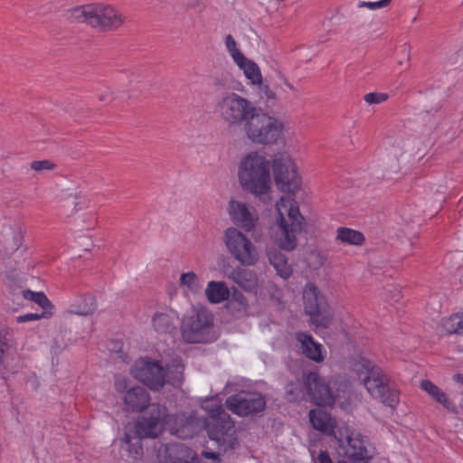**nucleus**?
I'll return each mask as SVG.
<instances>
[{
  "instance_id": "nucleus-25",
  "label": "nucleus",
  "mask_w": 463,
  "mask_h": 463,
  "mask_svg": "<svg viewBox=\"0 0 463 463\" xmlns=\"http://www.w3.org/2000/svg\"><path fill=\"white\" fill-rule=\"evenodd\" d=\"M204 294L210 303L220 304L229 298L230 289L223 281L211 280L206 285Z\"/></svg>"
},
{
  "instance_id": "nucleus-13",
  "label": "nucleus",
  "mask_w": 463,
  "mask_h": 463,
  "mask_svg": "<svg viewBox=\"0 0 463 463\" xmlns=\"http://www.w3.org/2000/svg\"><path fill=\"white\" fill-rule=\"evenodd\" d=\"M213 326V317L208 311L202 309L193 312L182 320V338L187 343L213 342L216 339Z\"/></svg>"
},
{
  "instance_id": "nucleus-10",
  "label": "nucleus",
  "mask_w": 463,
  "mask_h": 463,
  "mask_svg": "<svg viewBox=\"0 0 463 463\" xmlns=\"http://www.w3.org/2000/svg\"><path fill=\"white\" fill-rule=\"evenodd\" d=\"M334 437L345 456L353 463H371L375 455L374 448L369 439L360 432L352 430L347 425L336 428Z\"/></svg>"
},
{
  "instance_id": "nucleus-27",
  "label": "nucleus",
  "mask_w": 463,
  "mask_h": 463,
  "mask_svg": "<svg viewBox=\"0 0 463 463\" xmlns=\"http://www.w3.org/2000/svg\"><path fill=\"white\" fill-rule=\"evenodd\" d=\"M150 401L147 392L139 386L131 388L125 396V403L134 411H141Z\"/></svg>"
},
{
  "instance_id": "nucleus-36",
  "label": "nucleus",
  "mask_w": 463,
  "mask_h": 463,
  "mask_svg": "<svg viewBox=\"0 0 463 463\" xmlns=\"http://www.w3.org/2000/svg\"><path fill=\"white\" fill-rule=\"evenodd\" d=\"M305 392L299 382L290 383L286 387V398L289 402H298L304 398Z\"/></svg>"
},
{
  "instance_id": "nucleus-38",
  "label": "nucleus",
  "mask_w": 463,
  "mask_h": 463,
  "mask_svg": "<svg viewBox=\"0 0 463 463\" xmlns=\"http://www.w3.org/2000/svg\"><path fill=\"white\" fill-rule=\"evenodd\" d=\"M389 96L383 92H369L364 95V99L369 105L380 104L388 99Z\"/></svg>"
},
{
  "instance_id": "nucleus-26",
  "label": "nucleus",
  "mask_w": 463,
  "mask_h": 463,
  "mask_svg": "<svg viewBox=\"0 0 463 463\" xmlns=\"http://www.w3.org/2000/svg\"><path fill=\"white\" fill-rule=\"evenodd\" d=\"M309 420L312 426L324 433H333L335 427V420L323 410H311L309 412Z\"/></svg>"
},
{
  "instance_id": "nucleus-14",
  "label": "nucleus",
  "mask_w": 463,
  "mask_h": 463,
  "mask_svg": "<svg viewBox=\"0 0 463 463\" xmlns=\"http://www.w3.org/2000/svg\"><path fill=\"white\" fill-rule=\"evenodd\" d=\"M224 244L232 256L244 266H254L260 259L258 250L241 231L227 228L223 235Z\"/></svg>"
},
{
  "instance_id": "nucleus-51",
  "label": "nucleus",
  "mask_w": 463,
  "mask_h": 463,
  "mask_svg": "<svg viewBox=\"0 0 463 463\" xmlns=\"http://www.w3.org/2000/svg\"><path fill=\"white\" fill-rule=\"evenodd\" d=\"M460 408H461V409H462V411H463V396H462V399H461V401H460Z\"/></svg>"
},
{
  "instance_id": "nucleus-11",
  "label": "nucleus",
  "mask_w": 463,
  "mask_h": 463,
  "mask_svg": "<svg viewBox=\"0 0 463 463\" xmlns=\"http://www.w3.org/2000/svg\"><path fill=\"white\" fill-rule=\"evenodd\" d=\"M271 168L274 182L280 191L296 194L302 190V175L296 160L288 152L275 154L271 162Z\"/></svg>"
},
{
  "instance_id": "nucleus-39",
  "label": "nucleus",
  "mask_w": 463,
  "mask_h": 463,
  "mask_svg": "<svg viewBox=\"0 0 463 463\" xmlns=\"http://www.w3.org/2000/svg\"><path fill=\"white\" fill-rule=\"evenodd\" d=\"M312 463H334L329 454L326 450H320L318 454L315 450L309 449Z\"/></svg>"
},
{
  "instance_id": "nucleus-15",
  "label": "nucleus",
  "mask_w": 463,
  "mask_h": 463,
  "mask_svg": "<svg viewBox=\"0 0 463 463\" xmlns=\"http://www.w3.org/2000/svg\"><path fill=\"white\" fill-rule=\"evenodd\" d=\"M227 214L232 222L246 232H252L259 222L256 210L247 203L232 197L227 204Z\"/></svg>"
},
{
  "instance_id": "nucleus-40",
  "label": "nucleus",
  "mask_w": 463,
  "mask_h": 463,
  "mask_svg": "<svg viewBox=\"0 0 463 463\" xmlns=\"http://www.w3.org/2000/svg\"><path fill=\"white\" fill-rule=\"evenodd\" d=\"M390 2H391V0H379V1H375V2L363 1V2L359 3L358 6L359 7H366L370 10H376V9H381V8L387 6L390 4Z\"/></svg>"
},
{
  "instance_id": "nucleus-47",
  "label": "nucleus",
  "mask_w": 463,
  "mask_h": 463,
  "mask_svg": "<svg viewBox=\"0 0 463 463\" xmlns=\"http://www.w3.org/2000/svg\"><path fill=\"white\" fill-rule=\"evenodd\" d=\"M95 225H96V220H95V218L93 216H90L89 218L88 223L85 226V228L87 230H91V229H93L95 227Z\"/></svg>"
},
{
  "instance_id": "nucleus-29",
  "label": "nucleus",
  "mask_w": 463,
  "mask_h": 463,
  "mask_svg": "<svg viewBox=\"0 0 463 463\" xmlns=\"http://www.w3.org/2000/svg\"><path fill=\"white\" fill-rule=\"evenodd\" d=\"M440 332L446 335H463V313L444 317L439 323Z\"/></svg>"
},
{
  "instance_id": "nucleus-19",
  "label": "nucleus",
  "mask_w": 463,
  "mask_h": 463,
  "mask_svg": "<svg viewBox=\"0 0 463 463\" xmlns=\"http://www.w3.org/2000/svg\"><path fill=\"white\" fill-rule=\"evenodd\" d=\"M179 321L177 312L172 308H165L156 312L152 317L154 329L159 334H171Z\"/></svg>"
},
{
  "instance_id": "nucleus-2",
  "label": "nucleus",
  "mask_w": 463,
  "mask_h": 463,
  "mask_svg": "<svg viewBox=\"0 0 463 463\" xmlns=\"http://www.w3.org/2000/svg\"><path fill=\"white\" fill-rule=\"evenodd\" d=\"M307 222L294 198L282 195L274 204L273 221L269 228V238L281 250L293 251L299 234L306 232Z\"/></svg>"
},
{
  "instance_id": "nucleus-9",
  "label": "nucleus",
  "mask_w": 463,
  "mask_h": 463,
  "mask_svg": "<svg viewBox=\"0 0 463 463\" xmlns=\"http://www.w3.org/2000/svg\"><path fill=\"white\" fill-rule=\"evenodd\" d=\"M70 14L74 22L103 31L117 29L123 24L122 15L113 6L103 4L77 6Z\"/></svg>"
},
{
  "instance_id": "nucleus-46",
  "label": "nucleus",
  "mask_w": 463,
  "mask_h": 463,
  "mask_svg": "<svg viewBox=\"0 0 463 463\" xmlns=\"http://www.w3.org/2000/svg\"><path fill=\"white\" fill-rule=\"evenodd\" d=\"M452 379L457 384L463 386V373H455Z\"/></svg>"
},
{
  "instance_id": "nucleus-49",
  "label": "nucleus",
  "mask_w": 463,
  "mask_h": 463,
  "mask_svg": "<svg viewBox=\"0 0 463 463\" xmlns=\"http://www.w3.org/2000/svg\"><path fill=\"white\" fill-rule=\"evenodd\" d=\"M400 298H401V292L397 290V291L395 292L394 296H393V301H394V302L399 301Z\"/></svg>"
},
{
  "instance_id": "nucleus-32",
  "label": "nucleus",
  "mask_w": 463,
  "mask_h": 463,
  "mask_svg": "<svg viewBox=\"0 0 463 463\" xmlns=\"http://www.w3.org/2000/svg\"><path fill=\"white\" fill-rule=\"evenodd\" d=\"M227 307L235 316H244L247 314L248 307L246 298L241 294L234 295L228 302Z\"/></svg>"
},
{
  "instance_id": "nucleus-41",
  "label": "nucleus",
  "mask_w": 463,
  "mask_h": 463,
  "mask_svg": "<svg viewBox=\"0 0 463 463\" xmlns=\"http://www.w3.org/2000/svg\"><path fill=\"white\" fill-rule=\"evenodd\" d=\"M45 314L42 313H28L24 315H21L17 317V322L25 323L29 321L40 320L42 318H46Z\"/></svg>"
},
{
  "instance_id": "nucleus-43",
  "label": "nucleus",
  "mask_w": 463,
  "mask_h": 463,
  "mask_svg": "<svg viewBox=\"0 0 463 463\" xmlns=\"http://www.w3.org/2000/svg\"><path fill=\"white\" fill-rule=\"evenodd\" d=\"M127 380L125 377L118 376L115 381L116 389L118 392H123L127 388Z\"/></svg>"
},
{
  "instance_id": "nucleus-17",
  "label": "nucleus",
  "mask_w": 463,
  "mask_h": 463,
  "mask_svg": "<svg viewBox=\"0 0 463 463\" xmlns=\"http://www.w3.org/2000/svg\"><path fill=\"white\" fill-rule=\"evenodd\" d=\"M159 463H199L192 449L183 444H167L158 449Z\"/></svg>"
},
{
  "instance_id": "nucleus-35",
  "label": "nucleus",
  "mask_w": 463,
  "mask_h": 463,
  "mask_svg": "<svg viewBox=\"0 0 463 463\" xmlns=\"http://www.w3.org/2000/svg\"><path fill=\"white\" fill-rule=\"evenodd\" d=\"M323 310L317 311L315 314L308 315L309 321L316 328H327L332 322V316L324 314Z\"/></svg>"
},
{
  "instance_id": "nucleus-16",
  "label": "nucleus",
  "mask_w": 463,
  "mask_h": 463,
  "mask_svg": "<svg viewBox=\"0 0 463 463\" xmlns=\"http://www.w3.org/2000/svg\"><path fill=\"white\" fill-rule=\"evenodd\" d=\"M227 408L238 416H248L264 410V396L255 392H240L226 400Z\"/></svg>"
},
{
  "instance_id": "nucleus-37",
  "label": "nucleus",
  "mask_w": 463,
  "mask_h": 463,
  "mask_svg": "<svg viewBox=\"0 0 463 463\" xmlns=\"http://www.w3.org/2000/svg\"><path fill=\"white\" fill-rule=\"evenodd\" d=\"M30 167L32 170L42 174L54 169L55 164L51 160H36L30 164Z\"/></svg>"
},
{
  "instance_id": "nucleus-3",
  "label": "nucleus",
  "mask_w": 463,
  "mask_h": 463,
  "mask_svg": "<svg viewBox=\"0 0 463 463\" xmlns=\"http://www.w3.org/2000/svg\"><path fill=\"white\" fill-rule=\"evenodd\" d=\"M237 177L241 188L260 200H271L273 181L271 163L260 151L244 154L237 165Z\"/></svg>"
},
{
  "instance_id": "nucleus-12",
  "label": "nucleus",
  "mask_w": 463,
  "mask_h": 463,
  "mask_svg": "<svg viewBox=\"0 0 463 463\" xmlns=\"http://www.w3.org/2000/svg\"><path fill=\"white\" fill-rule=\"evenodd\" d=\"M224 45L232 61L242 72L248 82L252 86L260 88V90L266 93L269 99L273 98L274 94L269 86L263 84V78L259 65L245 56L232 34L225 36Z\"/></svg>"
},
{
  "instance_id": "nucleus-5",
  "label": "nucleus",
  "mask_w": 463,
  "mask_h": 463,
  "mask_svg": "<svg viewBox=\"0 0 463 463\" xmlns=\"http://www.w3.org/2000/svg\"><path fill=\"white\" fill-rule=\"evenodd\" d=\"M351 370L362 378L363 385L372 398L385 406L395 408L400 402V392L389 376L373 361L363 355L353 358Z\"/></svg>"
},
{
  "instance_id": "nucleus-48",
  "label": "nucleus",
  "mask_w": 463,
  "mask_h": 463,
  "mask_svg": "<svg viewBox=\"0 0 463 463\" xmlns=\"http://www.w3.org/2000/svg\"><path fill=\"white\" fill-rule=\"evenodd\" d=\"M455 277L461 284H463V266L458 269Z\"/></svg>"
},
{
  "instance_id": "nucleus-21",
  "label": "nucleus",
  "mask_w": 463,
  "mask_h": 463,
  "mask_svg": "<svg viewBox=\"0 0 463 463\" xmlns=\"http://www.w3.org/2000/svg\"><path fill=\"white\" fill-rule=\"evenodd\" d=\"M178 286L183 295L190 298L200 294L203 284L197 273L193 270H186L180 274Z\"/></svg>"
},
{
  "instance_id": "nucleus-24",
  "label": "nucleus",
  "mask_w": 463,
  "mask_h": 463,
  "mask_svg": "<svg viewBox=\"0 0 463 463\" xmlns=\"http://www.w3.org/2000/svg\"><path fill=\"white\" fill-rule=\"evenodd\" d=\"M298 341L300 343L302 353L309 359L315 362H322L324 355L322 354V345L314 341L310 335L299 333L297 335Z\"/></svg>"
},
{
  "instance_id": "nucleus-22",
  "label": "nucleus",
  "mask_w": 463,
  "mask_h": 463,
  "mask_svg": "<svg viewBox=\"0 0 463 463\" xmlns=\"http://www.w3.org/2000/svg\"><path fill=\"white\" fill-rule=\"evenodd\" d=\"M267 256L270 265L276 269L277 274L288 279L293 273V269L288 262V258L279 250L276 248H269L267 250Z\"/></svg>"
},
{
  "instance_id": "nucleus-20",
  "label": "nucleus",
  "mask_w": 463,
  "mask_h": 463,
  "mask_svg": "<svg viewBox=\"0 0 463 463\" xmlns=\"http://www.w3.org/2000/svg\"><path fill=\"white\" fill-rule=\"evenodd\" d=\"M96 304L90 294H77L68 301L67 313L77 316H88L94 312Z\"/></svg>"
},
{
  "instance_id": "nucleus-34",
  "label": "nucleus",
  "mask_w": 463,
  "mask_h": 463,
  "mask_svg": "<svg viewBox=\"0 0 463 463\" xmlns=\"http://www.w3.org/2000/svg\"><path fill=\"white\" fill-rule=\"evenodd\" d=\"M15 351L14 343L7 334L0 333V363L4 364L5 355L13 354Z\"/></svg>"
},
{
  "instance_id": "nucleus-8",
  "label": "nucleus",
  "mask_w": 463,
  "mask_h": 463,
  "mask_svg": "<svg viewBox=\"0 0 463 463\" xmlns=\"http://www.w3.org/2000/svg\"><path fill=\"white\" fill-rule=\"evenodd\" d=\"M202 408L212 418V422L206 425L210 439L215 440L220 447L232 448L236 441L234 424L222 409V399L219 396L204 399Z\"/></svg>"
},
{
  "instance_id": "nucleus-30",
  "label": "nucleus",
  "mask_w": 463,
  "mask_h": 463,
  "mask_svg": "<svg viewBox=\"0 0 463 463\" xmlns=\"http://www.w3.org/2000/svg\"><path fill=\"white\" fill-rule=\"evenodd\" d=\"M336 240L343 244L362 246L364 242V236L357 230L340 227L336 230Z\"/></svg>"
},
{
  "instance_id": "nucleus-42",
  "label": "nucleus",
  "mask_w": 463,
  "mask_h": 463,
  "mask_svg": "<svg viewBox=\"0 0 463 463\" xmlns=\"http://www.w3.org/2000/svg\"><path fill=\"white\" fill-rule=\"evenodd\" d=\"M79 247L82 248L84 250H89L92 246V240L89 235L80 236L79 238Z\"/></svg>"
},
{
  "instance_id": "nucleus-31",
  "label": "nucleus",
  "mask_w": 463,
  "mask_h": 463,
  "mask_svg": "<svg viewBox=\"0 0 463 463\" xmlns=\"http://www.w3.org/2000/svg\"><path fill=\"white\" fill-rule=\"evenodd\" d=\"M22 296L24 299L31 300L36 303L42 309V314H45L47 317H50L53 314V305L48 299L43 292H34L32 290H23Z\"/></svg>"
},
{
  "instance_id": "nucleus-6",
  "label": "nucleus",
  "mask_w": 463,
  "mask_h": 463,
  "mask_svg": "<svg viewBox=\"0 0 463 463\" xmlns=\"http://www.w3.org/2000/svg\"><path fill=\"white\" fill-rule=\"evenodd\" d=\"M184 364L180 359H175L165 371L160 362L144 357L137 360L131 370L132 375L151 390L161 389L165 380L173 386H180L183 383Z\"/></svg>"
},
{
  "instance_id": "nucleus-23",
  "label": "nucleus",
  "mask_w": 463,
  "mask_h": 463,
  "mask_svg": "<svg viewBox=\"0 0 463 463\" xmlns=\"http://www.w3.org/2000/svg\"><path fill=\"white\" fill-rule=\"evenodd\" d=\"M420 387L425 391L433 400L440 403L448 411L456 413L457 406L454 402L449 399L448 394L443 392L439 386L434 384L429 380H422Z\"/></svg>"
},
{
  "instance_id": "nucleus-44",
  "label": "nucleus",
  "mask_w": 463,
  "mask_h": 463,
  "mask_svg": "<svg viewBox=\"0 0 463 463\" xmlns=\"http://www.w3.org/2000/svg\"><path fill=\"white\" fill-rule=\"evenodd\" d=\"M459 58H460L459 52H456L455 53H453L449 56H447L445 58V63L449 64V65H454L458 61Z\"/></svg>"
},
{
  "instance_id": "nucleus-28",
  "label": "nucleus",
  "mask_w": 463,
  "mask_h": 463,
  "mask_svg": "<svg viewBox=\"0 0 463 463\" xmlns=\"http://www.w3.org/2000/svg\"><path fill=\"white\" fill-rule=\"evenodd\" d=\"M231 277L236 284L247 291H252L257 288L258 278L252 271L237 269L232 271Z\"/></svg>"
},
{
  "instance_id": "nucleus-7",
  "label": "nucleus",
  "mask_w": 463,
  "mask_h": 463,
  "mask_svg": "<svg viewBox=\"0 0 463 463\" xmlns=\"http://www.w3.org/2000/svg\"><path fill=\"white\" fill-rule=\"evenodd\" d=\"M307 393L318 406L339 405L346 410L350 399V388L346 382L332 381L326 383L317 373L304 376Z\"/></svg>"
},
{
  "instance_id": "nucleus-52",
  "label": "nucleus",
  "mask_w": 463,
  "mask_h": 463,
  "mask_svg": "<svg viewBox=\"0 0 463 463\" xmlns=\"http://www.w3.org/2000/svg\"><path fill=\"white\" fill-rule=\"evenodd\" d=\"M337 463H347V462H345V461H338Z\"/></svg>"
},
{
  "instance_id": "nucleus-1",
  "label": "nucleus",
  "mask_w": 463,
  "mask_h": 463,
  "mask_svg": "<svg viewBox=\"0 0 463 463\" xmlns=\"http://www.w3.org/2000/svg\"><path fill=\"white\" fill-rule=\"evenodd\" d=\"M215 110L231 128L242 126L246 137L257 145H278L284 137L286 122L274 115L257 112L254 104L236 92H226L219 98Z\"/></svg>"
},
{
  "instance_id": "nucleus-50",
  "label": "nucleus",
  "mask_w": 463,
  "mask_h": 463,
  "mask_svg": "<svg viewBox=\"0 0 463 463\" xmlns=\"http://www.w3.org/2000/svg\"><path fill=\"white\" fill-rule=\"evenodd\" d=\"M285 84L287 87H288L289 89H292V85L288 81V80H285Z\"/></svg>"
},
{
  "instance_id": "nucleus-4",
  "label": "nucleus",
  "mask_w": 463,
  "mask_h": 463,
  "mask_svg": "<svg viewBox=\"0 0 463 463\" xmlns=\"http://www.w3.org/2000/svg\"><path fill=\"white\" fill-rule=\"evenodd\" d=\"M204 422L193 416L184 414L170 415L165 406L153 404L149 407L148 415L144 416L136 424V431L139 438L158 436L165 429L179 438L192 437Z\"/></svg>"
},
{
  "instance_id": "nucleus-45",
  "label": "nucleus",
  "mask_w": 463,
  "mask_h": 463,
  "mask_svg": "<svg viewBox=\"0 0 463 463\" xmlns=\"http://www.w3.org/2000/svg\"><path fill=\"white\" fill-rule=\"evenodd\" d=\"M203 455L205 458H210L214 461L219 459V454L216 452L203 451Z\"/></svg>"
},
{
  "instance_id": "nucleus-18",
  "label": "nucleus",
  "mask_w": 463,
  "mask_h": 463,
  "mask_svg": "<svg viewBox=\"0 0 463 463\" xmlns=\"http://www.w3.org/2000/svg\"><path fill=\"white\" fill-rule=\"evenodd\" d=\"M302 298L304 309L307 316L319 310H325L327 307L326 297L313 282L305 285Z\"/></svg>"
},
{
  "instance_id": "nucleus-33",
  "label": "nucleus",
  "mask_w": 463,
  "mask_h": 463,
  "mask_svg": "<svg viewBox=\"0 0 463 463\" xmlns=\"http://www.w3.org/2000/svg\"><path fill=\"white\" fill-rule=\"evenodd\" d=\"M123 443L125 444V449L128 452L129 457L136 460L138 457L143 453V449L141 445V441L139 438H131L127 435L123 439Z\"/></svg>"
}]
</instances>
